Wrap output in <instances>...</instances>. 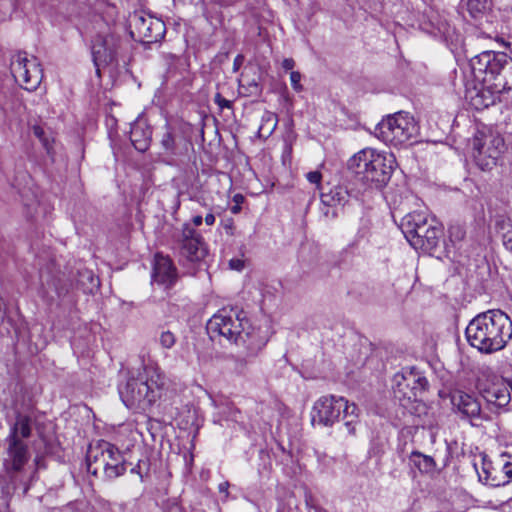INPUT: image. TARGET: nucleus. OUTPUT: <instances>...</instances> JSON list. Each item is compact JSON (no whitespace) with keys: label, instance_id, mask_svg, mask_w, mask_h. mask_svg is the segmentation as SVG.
<instances>
[{"label":"nucleus","instance_id":"nucleus-25","mask_svg":"<svg viewBox=\"0 0 512 512\" xmlns=\"http://www.w3.org/2000/svg\"><path fill=\"white\" fill-rule=\"evenodd\" d=\"M181 133L178 127L171 123H166L160 139V145L167 155H176Z\"/></svg>","mask_w":512,"mask_h":512},{"label":"nucleus","instance_id":"nucleus-33","mask_svg":"<svg viewBox=\"0 0 512 512\" xmlns=\"http://www.w3.org/2000/svg\"><path fill=\"white\" fill-rule=\"evenodd\" d=\"M301 79H302V75L300 72L298 71H292L290 73V82H291V86L292 88L296 91V92H302L303 91V86L301 84Z\"/></svg>","mask_w":512,"mask_h":512},{"label":"nucleus","instance_id":"nucleus-20","mask_svg":"<svg viewBox=\"0 0 512 512\" xmlns=\"http://www.w3.org/2000/svg\"><path fill=\"white\" fill-rule=\"evenodd\" d=\"M110 449V443L100 441L95 445H90L86 454V464L88 473L98 476L99 473L104 474L105 466H107V452Z\"/></svg>","mask_w":512,"mask_h":512},{"label":"nucleus","instance_id":"nucleus-16","mask_svg":"<svg viewBox=\"0 0 512 512\" xmlns=\"http://www.w3.org/2000/svg\"><path fill=\"white\" fill-rule=\"evenodd\" d=\"M371 166L369 178H366L365 183L382 188L389 182L396 166V160L392 153L380 152Z\"/></svg>","mask_w":512,"mask_h":512},{"label":"nucleus","instance_id":"nucleus-47","mask_svg":"<svg viewBox=\"0 0 512 512\" xmlns=\"http://www.w3.org/2000/svg\"><path fill=\"white\" fill-rule=\"evenodd\" d=\"M203 223V218L201 215H196L192 218V224L195 227H199Z\"/></svg>","mask_w":512,"mask_h":512},{"label":"nucleus","instance_id":"nucleus-11","mask_svg":"<svg viewBox=\"0 0 512 512\" xmlns=\"http://www.w3.org/2000/svg\"><path fill=\"white\" fill-rule=\"evenodd\" d=\"M179 261L185 264H194L202 261L206 254V244L202 235L189 223L182 226L176 239Z\"/></svg>","mask_w":512,"mask_h":512},{"label":"nucleus","instance_id":"nucleus-21","mask_svg":"<svg viewBox=\"0 0 512 512\" xmlns=\"http://www.w3.org/2000/svg\"><path fill=\"white\" fill-rule=\"evenodd\" d=\"M152 278L154 282L170 287L177 278L176 268L168 256L157 253L154 259Z\"/></svg>","mask_w":512,"mask_h":512},{"label":"nucleus","instance_id":"nucleus-46","mask_svg":"<svg viewBox=\"0 0 512 512\" xmlns=\"http://www.w3.org/2000/svg\"><path fill=\"white\" fill-rule=\"evenodd\" d=\"M215 220H216V218L213 213H208L204 218V221H205L206 225H208V226L214 225Z\"/></svg>","mask_w":512,"mask_h":512},{"label":"nucleus","instance_id":"nucleus-12","mask_svg":"<svg viewBox=\"0 0 512 512\" xmlns=\"http://www.w3.org/2000/svg\"><path fill=\"white\" fill-rule=\"evenodd\" d=\"M10 70L15 81L28 91L35 90L43 73L37 58L28 59L25 51H17L11 58Z\"/></svg>","mask_w":512,"mask_h":512},{"label":"nucleus","instance_id":"nucleus-37","mask_svg":"<svg viewBox=\"0 0 512 512\" xmlns=\"http://www.w3.org/2000/svg\"><path fill=\"white\" fill-rule=\"evenodd\" d=\"M221 226L223 227L226 234L229 236H233L235 232V225L233 218H226L221 221Z\"/></svg>","mask_w":512,"mask_h":512},{"label":"nucleus","instance_id":"nucleus-3","mask_svg":"<svg viewBox=\"0 0 512 512\" xmlns=\"http://www.w3.org/2000/svg\"><path fill=\"white\" fill-rule=\"evenodd\" d=\"M474 78L494 93L512 90V58L504 52L483 51L470 61Z\"/></svg>","mask_w":512,"mask_h":512},{"label":"nucleus","instance_id":"nucleus-30","mask_svg":"<svg viewBox=\"0 0 512 512\" xmlns=\"http://www.w3.org/2000/svg\"><path fill=\"white\" fill-rule=\"evenodd\" d=\"M48 289H53L57 298H64L71 288V283L62 278H53L51 282L47 283Z\"/></svg>","mask_w":512,"mask_h":512},{"label":"nucleus","instance_id":"nucleus-13","mask_svg":"<svg viewBox=\"0 0 512 512\" xmlns=\"http://www.w3.org/2000/svg\"><path fill=\"white\" fill-rule=\"evenodd\" d=\"M7 457L4 460V468L13 489H16L19 482L18 474L22 472L24 466L27 464L30 455L28 446L23 440H16L15 438L6 439Z\"/></svg>","mask_w":512,"mask_h":512},{"label":"nucleus","instance_id":"nucleus-42","mask_svg":"<svg viewBox=\"0 0 512 512\" xmlns=\"http://www.w3.org/2000/svg\"><path fill=\"white\" fill-rule=\"evenodd\" d=\"M502 242L504 247L512 252V231L506 235H503Z\"/></svg>","mask_w":512,"mask_h":512},{"label":"nucleus","instance_id":"nucleus-10","mask_svg":"<svg viewBox=\"0 0 512 512\" xmlns=\"http://www.w3.org/2000/svg\"><path fill=\"white\" fill-rule=\"evenodd\" d=\"M122 48L121 36L111 28L97 33L91 46L93 62L97 71L99 72L100 67L116 62Z\"/></svg>","mask_w":512,"mask_h":512},{"label":"nucleus","instance_id":"nucleus-23","mask_svg":"<svg viewBox=\"0 0 512 512\" xmlns=\"http://www.w3.org/2000/svg\"><path fill=\"white\" fill-rule=\"evenodd\" d=\"M152 130L143 119H137L131 126L130 140L139 152H145L151 143Z\"/></svg>","mask_w":512,"mask_h":512},{"label":"nucleus","instance_id":"nucleus-36","mask_svg":"<svg viewBox=\"0 0 512 512\" xmlns=\"http://www.w3.org/2000/svg\"><path fill=\"white\" fill-rule=\"evenodd\" d=\"M244 200L245 197L242 194L237 193L233 196L232 201L234 202V205L230 208L232 214L240 213L242 209L241 205L243 204Z\"/></svg>","mask_w":512,"mask_h":512},{"label":"nucleus","instance_id":"nucleus-26","mask_svg":"<svg viewBox=\"0 0 512 512\" xmlns=\"http://www.w3.org/2000/svg\"><path fill=\"white\" fill-rule=\"evenodd\" d=\"M31 435L30 418L26 415L18 414L15 423L11 426L7 439L15 438L23 440Z\"/></svg>","mask_w":512,"mask_h":512},{"label":"nucleus","instance_id":"nucleus-39","mask_svg":"<svg viewBox=\"0 0 512 512\" xmlns=\"http://www.w3.org/2000/svg\"><path fill=\"white\" fill-rule=\"evenodd\" d=\"M214 102L220 107V109L232 107V102L222 97L220 93H216L214 96Z\"/></svg>","mask_w":512,"mask_h":512},{"label":"nucleus","instance_id":"nucleus-22","mask_svg":"<svg viewBox=\"0 0 512 512\" xmlns=\"http://www.w3.org/2000/svg\"><path fill=\"white\" fill-rule=\"evenodd\" d=\"M348 191L341 186L331 188L328 192L321 190L320 199L324 206L322 209L326 217H336L337 213L334 209L336 206L344 205L348 201Z\"/></svg>","mask_w":512,"mask_h":512},{"label":"nucleus","instance_id":"nucleus-8","mask_svg":"<svg viewBox=\"0 0 512 512\" xmlns=\"http://www.w3.org/2000/svg\"><path fill=\"white\" fill-rule=\"evenodd\" d=\"M472 157L483 171H489L505 151L504 139L492 130H479L471 140Z\"/></svg>","mask_w":512,"mask_h":512},{"label":"nucleus","instance_id":"nucleus-2","mask_svg":"<svg viewBox=\"0 0 512 512\" xmlns=\"http://www.w3.org/2000/svg\"><path fill=\"white\" fill-rule=\"evenodd\" d=\"M468 343L481 353L492 354L512 339V321L501 310H489L475 316L465 330Z\"/></svg>","mask_w":512,"mask_h":512},{"label":"nucleus","instance_id":"nucleus-19","mask_svg":"<svg viewBox=\"0 0 512 512\" xmlns=\"http://www.w3.org/2000/svg\"><path fill=\"white\" fill-rule=\"evenodd\" d=\"M379 153L380 151L370 147L360 150L348 160V169L365 182Z\"/></svg>","mask_w":512,"mask_h":512},{"label":"nucleus","instance_id":"nucleus-50","mask_svg":"<svg viewBox=\"0 0 512 512\" xmlns=\"http://www.w3.org/2000/svg\"><path fill=\"white\" fill-rule=\"evenodd\" d=\"M248 84L250 87L254 88V90H251V92H254L258 89V83L255 80H253L252 82H249Z\"/></svg>","mask_w":512,"mask_h":512},{"label":"nucleus","instance_id":"nucleus-43","mask_svg":"<svg viewBox=\"0 0 512 512\" xmlns=\"http://www.w3.org/2000/svg\"><path fill=\"white\" fill-rule=\"evenodd\" d=\"M244 63V56L238 54L233 61V72H237Z\"/></svg>","mask_w":512,"mask_h":512},{"label":"nucleus","instance_id":"nucleus-52","mask_svg":"<svg viewBox=\"0 0 512 512\" xmlns=\"http://www.w3.org/2000/svg\"><path fill=\"white\" fill-rule=\"evenodd\" d=\"M222 2L225 4V5H231L234 3L233 0H222Z\"/></svg>","mask_w":512,"mask_h":512},{"label":"nucleus","instance_id":"nucleus-45","mask_svg":"<svg viewBox=\"0 0 512 512\" xmlns=\"http://www.w3.org/2000/svg\"><path fill=\"white\" fill-rule=\"evenodd\" d=\"M449 232L451 236L455 234L457 239H461L464 236V232L459 227L451 228Z\"/></svg>","mask_w":512,"mask_h":512},{"label":"nucleus","instance_id":"nucleus-27","mask_svg":"<svg viewBox=\"0 0 512 512\" xmlns=\"http://www.w3.org/2000/svg\"><path fill=\"white\" fill-rule=\"evenodd\" d=\"M500 94L494 93L482 85V88L476 91L475 96H471V104L477 110L488 108L499 99Z\"/></svg>","mask_w":512,"mask_h":512},{"label":"nucleus","instance_id":"nucleus-15","mask_svg":"<svg viewBox=\"0 0 512 512\" xmlns=\"http://www.w3.org/2000/svg\"><path fill=\"white\" fill-rule=\"evenodd\" d=\"M479 387L483 398L496 407H505L511 401L508 380L491 374L485 381L479 382Z\"/></svg>","mask_w":512,"mask_h":512},{"label":"nucleus","instance_id":"nucleus-4","mask_svg":"<svg viewBox=\"0 0 512 512\" xmlns=\"http://www.w3.org/2000/svg\"><path fill=\"white\" fill-rule=\"evenodd\" d=\"M164 377L152 366H145L137 375L130 376L119 388L122 402L129 409L146 411L161 397Z\"/></svg>","mask_w":512,"mask_h":512},{"label":"nucleus","instance_id":"nucleus-49","mask_svg":"<svg viewBox=\"0 0 512 512\" xmlns=\"http://www.w3.org/2000/svg\"><path fill=\"white\" fill-rule=\"evenodd\" d=\"M61 512H86V511L79 509V508H74L73 506H68L65 510H63Z\"/></svg>","mask_w":512,"mask_h":512},{"label":"nucleus","instance_id":"nucleus-29","mask_svg":"<svg viewBox=\"0 0 512 512\" xmlns=\"http://www.w3.org/2000/svg\"><path fill=\"white\" fill-rule=\"evenodd\" d=\"M466 7L471 17L478 19L490 9V0H467Z\"/></svg>","mask_w":512,"mask_h":512},{"label":"nucleus","instance_id":"nucleus-5","mask_svg":"<svg viewBox=\"0 0 512 512\" xmlns=\"http://www.w3.org/2000/svg\"><path fill=\"white\" fill-rule=\"evenodd\" d=\"M341 415L347 433L355 435L356 426L359 423V408L343 397L327 395L316 400L311 410V423L325 427L332 426Z\"/></svg>","mask_w":512,"mask_h":512},{"label":"nucleus","instance_id":"nucleus-14","mask_svg":"<svg viewBox=\"0 0 512 512\" xmlns=\"http://www.w3.org/2000/svg\"><path fill=\"white\" fill-rule=\"evenodd\" d=\"M475 470L478 474L479 480L491 487H500L512 481V462L501 461L494 464L488 460L486 456L481 458V468L478 464L474 463Z\"/></svg>","mask_w":512,"mask_h":512},{"label":"nucleus","instance_id":"nucleus-44","mask_svg":"<svg viewBox=\"0 0 512 512\" xmlns=\"http://www.w3.org/2000/svg\"><path fill=\"white\" fill-rule=\"evenodd\" d=\"M295 66V61L292 58H285L282 61V68L285 70H292Z\"/></svg>","mask_w":512,"mask_h":512},{"label":"nucleus","instance_id":"nucleus-40","mask_svg":"<svg viewBox=\"0 0 512 512\" xmlns=\"http://www.w3.org/2000/svg\"><path fill=\"white\" fill-rule=\"evenodd\" d=\"M244 266V260L240 258H232L229 260V268L232 270L241 271Z\"/></svg>","mask_w":512,"mask_h":512},{"label":"nucleus","instance_id":"nucleus-28","mask_svg":"<svg viewBox=\"0 0 512 512\" xmlns=\"http://www.w3.org/2000/svg\"><path fill=\"white\" fill-rule=\"evenodd\" d=\"M413 464L424 473L432 472L435 469V461L432 457L421 454L420 452H413L411 455Z\"/></svg>","mask_w":512,"mask_h":512},{"label":"nucleus","instance_id":"nucleus-6","mask_svg":"<svg viewBox=\"0 0 512 512\" xmlns=\"http://www.w3.org/2000/svg\"><path fill=\"white\" fill-rule=\"evenodd\" d=\"M400 229L410 245L416 250L431 253L443 235V229L434 219L428 222L423 212H411L400 222Z\"/></svg>","mask_w":512,"mask_h":512},{"label":"nucleus","instance_id":"nucleus-38","mask_svg":"<svg viewBox=\"0 0 512 512\" xmlns=\"http://www.w3.org/2000/svg\"><path fill=\"white\" fill-rule=\"evenodd\" d=\"M33 134L43 143V145L45 146V148L47 150H49V145H48V141L47 139L45 138V133H44V130L42 127L40 126H34L33 127Z\"/></svg>","mask_w":512,"mask_h":512},{"label":"nucleus","instance_id":"nucleus-53","mask_svg":"<svg viewBox=\"0 0 512 512\" xmlns=\"http://www.w3.org/2000/svg\"><path fill=\"white\" fill-rule=\"evenodd\" d=\"M86 274H87V278H88V279H90L91 281H93V275H92V273H91V272H89V271H87V272H86Z\"/></svg>","mask_w":512,"mask_h":512},{"label":"nucleus","instance_id":"nucleus-9","mask_svg":"<svg viewBox=\"0 0 512 512\" xmlns=\"http://www.w3.org/2000/svg\"><path fill=\"white\" fill-rule=\"evenodd\" d=\"M131 37L143 44H152L160 41L166 32L165 23L155 16L144 11H135L129 17Z\"/></svg>","mask_w":512,"mask_h":512},{"label":"nucleus","instance_id":"nucleus-51","mask_svg":"<svg viewBox=\"0 0 512 512\" xmlns=\"http://www.w3.org/2000/svg\"><path fill=\"white\" fill-rule=\"evenodd\" d=\"M45 295L50 302H53L55 300L53 296L49 295V291H45Z\"/></svg>","mask_w":512,"mask_h":512},{"label":"nucleus","instance_id":"nucleus-34","mask_svg":"<svg viewBox=\"0 0 512 512\" xmlns=\"http://www.w3.org/2000/svg\"><path fill=\"white\" fill-rule=\"evenodd\" d=\"M263 123L262 125L260 126V129L259 131H262L264 128H265V125L266 124H269L271 123L270 127H269V130H268V134H270L274 128L276 127V124H277V119H276V116L272 113H267L263 119H262Z\"/></svg>","mask_w":512,"mask_h":512},{"label":"nucleus","instance_id":"nucleus-17","mask_svg":"<svg viewBox=\"0 0 512 512\" xmlns=\"http://www.w3.org/2000/svg\"><path fill=\"white\" fill-rule=\"evenodd\" d=\"M394 382L395 393L408 400L416 399L428 386L427 379L413 371L396 374Z\"/></svg>","mask_w":512,"mask_h":512},{"label":"nucleus","instance_id":"nucleus-32","mask_svg":"<svg viewBox=\"0 0 512 512\" xmlns=\"http://www.w3.org/2000/svg\"><path fill=\"white\" fill-rule=\"evenodd\" d=\"M159 342L163 348L170 349L174 346V344L176 342V337H175L174 333H172L169 330L162 331L159 336Z\"/></svg>","mask_w":512,"mask_h":512},{"label":"nucleus","instance_id":"nucleus-31","mask_svg":"<svg viewBox=\"0 0 512 512\" xmlns=\"http://www.w3.org/2000/svg\"><path fill=\"white\" fill-rule=\"evenodd\" d=\"M497 233L503 237L512 231V221L509 218L499 217L496 220Z\"/></svg>","mask_w":512,"mask_h":512},{"label":"nucleus","instance_id":"nucleus-1","mask_svg":"<svg viewBox=\"0 0 512 512\" xmlns=\"http://www.w3.org/2000/svg\"><path fill=\"white\" fill-rule=\"evenodd\" d=\"M211 338L221 336L245 348L247 357H255L268 342L267 331L251 324L247 313L238 307H224L207 323Z\"/></svg>","mask_w":512,"mask_h":512},{"label":"nucleus","instance_id":"nucleus-7","mask_svg":"<svg viewBox=\"0 0 512 512\" xmlns=\"http://www.w3.org/2000/svg\"><path fill=\"white\" fill-rule=\"evenodd\" d=\"M375 130L383 142L398 146L416 138L419 128L412 116L398 112L383 119Z\"/></svg>","mask_w":512,"mask_h":512},{"label":"nucleus","instance_id":"nucleus-55","mask_svg":"<svg viewBox=\"0 0 512 512\" xmlns=\"http://www.w3.org/2000/svg\"><path fill=\"white\" fill-rule=\"evenodd\" d=\"M508 383H509V392L511 393L512 392V380H509Z\"/></svg>","mask_w":512,"mask_h":512},{"label":"nucleus","instance_id":"nucleus-24","mask_svg":"<svg viewBox=\"0 0 512 512\" xmlns=\"http://www.w3.org/2000/svg\"><path fill=\"white\" fill-rule=\"evenodd\" d=\"M107 466L104 469V476L108 479H115L123 475L126 471V461L117 447L110 443V449L107 452Z\"/></svg>","mask_w":512,"mask_h":512},{"label":"nucleus","instance_id":"nucleus-54","mask_svg":"<svg viewBox=\"0 0 512 512\" xmlns=\"http://www.w3.org/2000/svg\"><path fill=\"white\" fill-rule=\"evenodd\" d=\"M131 472H132V473H138V474H140V473H139V471H138V466H137V467H133V468L131 469Z\"/></svg>","mask_w":512,"mask_h":512},{"label":"nucleus","instance_id":"nucleus-41","mask_svg":"<svg viewBox=\"0 0 512 512\" xmlns=\"http://www.w3.org/2000/svg\"><path fill=\"white\" fill-rule=\"evenodd\" d=\"M429 33H432V34H442V35H446L448 33V29H447V25L445 23H437V25L435 26V28L433 30H428Z\"/></svg>","mask_w":512,"mask_h":512},{"label":"nucleus","instance_id":"nucleus-18","mask_svg":"<svg viewBox=\"0 0 512 512\" xmlns=\"http://www.w3.org/2000/svg\"><path fill=\"white\" fill-rule=\"evenodd\" d=\"M451 403L463 418L470 420L472 425L477 426V420H482L481 406L477 398L463 391H456L451 396Z\"/></svg>","mask_w":512,"mask_h":512},{"label":"nucleus","instance_id":"nucleus-35","mask_svg":"<svg viewBox=\"0 0 512 512\" xmlns=\"http://www.w3.org/2000/svg\"><path fill=\"white\" fill-rule=\"evenodd\" d=\"M306 179L311 183L316 185L317 189L322 190L321 188V180L322 174L319 171H310L306 174Z\"/></svg>","mask_w":512,"mask_h":512},{"label":"nucleus","instance_id":"nucleus-48","mask_svg":"<svg viewBox=\"0 0 512 512\" xmlns=\"http://www.w3.org/2000/svg\"><path fill=\"white\" fill-rule=\"evenodd\" d=\"M228 488H229V483L228 482H223L219 485V491L221 493H228Z\"/></svg>","mask_w":512,"mask_h":512}]
</instances>
